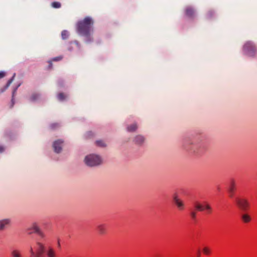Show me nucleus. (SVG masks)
Returning a JSON list of instances; mask_svg holds the SVG:
<instances>
[{
    "mask_svg": "<svg viewBox=\"0 0 257 257\" xmlns=\"http://www.w3.org/2000/svg\"><path fill=\"white\" fill-rule=\"evenodd\" d=\"M63 143V141L61 140H58L54 142L53 147L56 153H59L61 151Z\"/></svg>",
    "mask_w": 257,
    "mask_h": 257,
    "instance_id": "nucleus-10",
    "label": "nucleus"
},
{
    "mask_svg": "<svg viewBox=\"0 0 257 257\" xmlns=\"http://www.w3.org/2000/svg\"><path fill=\"white\" fill-rule=\"evenodd\" d=\"M16 89L17 88L14 90V91H13V97H12V105H11V107H12L13 106V105H14V93L16 92Z\"/></svg>",
    "mask_w": 257,
    "mask_h": 257,
    "instance_id": "nucleus-30",
    "label": "nucleus"
},
{
    "mask_svg": "<svg viewBox=\"0 0 257 257\" xmlns=\"http://www.w3.org/2000/svg\"><path fill=\"white\" fill-rule=\"evenodd\" d=\"M196 211L193 209H190V215L193 220H195L196 218Z\"/></svg>",
    "mask_w": 257,
    "mask_h": 257,
    "instance_id": "nucleus-20",
    "label": "nucleus"
},
{
    "mask_svg": "<svg viewBox=\"0 0 257 257\" xmlns=\"http://www.w3.org/2000/svg\"><path fill=\"white\" fill-rule=\"evenodd\" d=\"M36 250L35 251L32 246L29 247L30 257H41L45 252L46 257H57L55 250L51 246H49L46 250L45 245L39 242H36Z\"/></svg>",
    "mask_w": 257,
    "mask_h": 257,
    "instance_id": "nucleus-1",
    "label": "nucleus"
},
{
    "mask_svg": "<svg viewBox=\"0 0 257 257\" xmlns=\"http://www.w3.org/2000/svg\"><path fill=\"white\" fill-rule=\"evenodd\" d=\"M85 164L90 167L98 166L102 164L101 157L96 154H91L86 156L84 159Z\"/></svg>",
    "mask_w": 257,
    "mask_h": 257,
    "instance_id": "nucleus-3",
    "label": "nucleus"
},
{
    "mask_svg": "<svg viewBox=\"0 0 257 257\" xmlns=\"http://www.w3.org/2000/svg\"><path fill=\"white\" fill-rule=\"evenodd\" d=\"M11 220L9 219H5L0 220V230H3L5 227L10 224Z\"/></svg>",
    "mask_w": 257,
    "mask_h": 257,
    "instance_id": "nucleus-14",
    "label": "nucleus"
},
{
    "mask_svg": "<svg viewBox=\"0 0 257 257\" xmlns=\"http://www.w3.org/2000/svg\"><path fill=\"white\" fill-rule=\"evenodd\" d=\"M62 38L64 40L68 38L69 32L66 30H63L61 33Z\"/></svg>",
    "mask_w": 257,
    "mask_h": 257,
    "instance_id": "nucleus-22",
    "label": "nucleus"
},
{
    "mask_svg": "<svg viewBox=\"0 0 257 257\" xmlns=\"http://www.w3.org/2000/svg\"><path fill=\"white\" fill-rule=\"evenodd\" d=\"M235 189V182L234 180L232 179L231 180H230L227 188L229 196L230 197L232 198L233 196Z\"/></svg>",
    "mask_w": 257,
    "mask_h": 257,
    "instance_id": "nucleus-8",
    "label": "nucleus"
},
{
    "mask_svg": "<svg viewBox=\"0 0 257 257\" xmlns=\"http://www.w3.org/2000/svg\"><path fill=\"white\" fill-rule=\"evenodd\" d=\"M58 246H60V242H59V241H58Z\"/></svg>",
    "mask_w": 257,
    "mask_h": 257,
    "instance_id": "nucleus-36",
    "label": "nucleus"
},
{
    "mask_svg": "<svg viewBox=\"0 0 257 257\" xmlns=\"http://www.w3.org/2000/svg\"><path fill=\"white\" fill-rule=\"evenodd\" d=\"M91 41V40H88L87 41V42H90Z\"/></svg>",
    "mask_w": 257,
    "mask_h": 257,
    "instance_id": "nucleus-37",
    "label": "nucleus"
},
{
    "mask_svg": "<svg viewBox=\"0 0 257 257\" xmlns=\"http://www.w3.org/2000/svg\"><path fill=\"white\" fill-rule=\"evenodd\" d=\"M52 61H53L52 60L49 61V67L50 68L52 67Z\"/></svg>",
    "mask_w": 257,
    "mask_h": 257,
    "instance_id": "nucleus-33",
    "label": "nucleus"
},
{
    "mask_svg": "<svg viewBox=\"0 0 257 257\" xmlns=\"http://www.w3.org/2000/svg\"><path fill=\"white\" fill-rule=\"evenodd\" d=\"M5 150L3 146H0V153L3 152Z\"/></svg>",
    "mask_w": 257,
    "mask_h": 257,
    "instance_id": "nucleus-32",
    "label": "nucleus"
},
{
    "mask_svg": "<svg viewBox=\"0 0 257 257\" xmlns=\"http://www.w3.org/2000/svg\"><path fill=\"white\" fill-rule=\"evenodd\" d=\"M97 230L100 235H103L106 232V226L105 224H99L97 226Z\"/></svg>",
    "mask_w": 257,
    "mask_h": 257,
    "instance_id": "nucleus-11",
    "label": "nucleus"
},
{
    "mask_svg": "<svg viewBox=\"0 0 257 257\" xmlns=\"http://www.w3.org/2000/svg\"><path fill=\"white\" fill-rule=\"evenodd\" d=\"M213 14H214V13L212 11H210L207 14V17L208 18H210L211 17H212V16L213 15Z\"/></svg>",
    "mask_w": 257,
    "mask_h": 257,
    "instance_id": "nucleus-27",
    "label": "nucleus"
},
{
    "mask_svg": "<svg viewBox=\"0 0 257 257\" xmlns=\"http://www.w3.org/2000/svg\"><path fill=\"white\" fill-rule=\"evenodd\" d=\"M185 14L187 17L193 18L195 16V11L192 7H188L186 8Z\"/></svg>",
    "mask_w": 257,
    "mask_h": 257,
    "instance_id": "nucleus-12",
    "label": "nucleus"
},
{
    "mask_svg": "<svg viewBox=\"0 0 257 257\" xmlns=\"http://www.w3.org/2000/svg\"><path fill=\"white\" fill-rule=\"evenodd\" d=\"M15 76V74H14L12 78L10 79L7 82V84L4 86L3 88H2L0 89V93L4 92L11 85V84L12 83V82L14 80V78Z\"/></svg>",
    "mask_w": 257,
    "mask_h": 257,
    "instance_id": "nucleus-17",
    "label": "nucleus"
},
{
    "mask_svg": "<svg viewBox=\"0 0 257 257\" xmlns=\"http://www.w3.org/2000/svg\"><path fill=\"white\" fill-rule=\"evenodd\" d=\"M11 257H23L21 251L18 249H13L10 252Z\"/></svg>",
    "mask_w": 257,
    "mask_h": 257,
    "instance_id": "nucleus-13",
    "label": "nucleus"
},
{
    "mask_svg": "<svg viewBox=\"0 0 257 257\" xmlns=\"http://www.w3.org/2000/svg\"><path fill=\"white\" fill-rule=\"evenodd\" d=\"M203 251L204 253L206 255H208L210 253V250L207 247H204L203 249Z\"/></svg>",
    "mask_w": 257,
    "mask_h": 257,
    "instance_id": "nucleus-25",
    "label": "nucleus"
},
{
    "mask_svg": "<svg viewBox=\"0 0 257 257\" xmlns=\"http://www.w3.org/2000/svg\"><path fill=\"white\" fill-rule=\"evenodd\" d=\"M6 75V73L4 71H0V79L4 77Z\"/></svg>",
    "mask_w": 257,
    "mask_h": 257,
    "instance_id": "nucleus-29",
    "label": "nucleus"
},
{
    "mask_svg": "<svg viewBox=\"0 0 257 257\" xmlns=\"http://www.w3.org/2000/svg\"><path fill=\"white\" fill-rule=\"evenodd\" d=\"M62 56H58V57H56L53 58V59L52 60L53 61H60V60H62Z\"/></svg>",
    "mask_w": 257,
    "mask_h": 257,
    "instance_id": "nucleus-26",
    "label": "nucleus"
},
{
    "mask_svg": "<svg viewBox=\"0 0 257 257\" xmlns=\"http://www.w3.org/2000/svg\"><path fill=\"white\" fill-rule=\"evenodd\" d=\"M243 50L246 54L249 56H253L255 54V48L252 43L248 42L245 44L243 47Z\"/></svg>",
    "mask_w": 257,
    "mask_h": 257,
    "instance_id": "nucleus-7",
    "label": "nucleus"
},
{
    "mask_svg": "<svg viewBox=\"0 0 257 257\" xmlns=\"http://www.w3.org/2000/svg\"><path fill=\"white\" fill-rule=\"evenodd\" d=\"M134 141L137 144L142 145L145 141V138L143 136L138 135L135 137Z\"/></svg>",
    "mask_w": 257,
    "mask_h": 257,
    "instance_id": "nucleus-15",
    "label": "nucleus"
},
{
    "mask_svg": "<svg viewBox=\"0 0 257 257\" xmlns=\"http://www.w3.org/2000/svg\"><path fill=\"white\" fill-rule=\"evenodd\" d=\"M241 218L244 223H248L251 220V217L247 213H243L241 215Z\"/></svg>",
    "mask_w": 257,
    "mask_h": 257,
    "instance_id": "nucleus-16",
    "label": "nucleus"
},
{
    "mask_svg": "<svg viewBox=\"0 0 257 257\" xmlns=\"http://www.w3.org/2000/svg\"><path fill=\"white\" fill-rule=\"evenodd\" d=\"M51 6L54 8H60L61 7V4L59 2H54L51 4Z\"/></svg>",
    "mask_w": 257,
    "mask_h": 257,
    "instance_id": "nucleus-23",
    "label": "nucleus"
},
{
    "mask_svg": "<svg viewBox=\"0 0 257 257\" xmlns=\"http://www.w3.org/2000/svg\"><path fill=\"white\" fill-rule=\"evenodd\" d=\"M138 125L136 123H133L127 127V131L130 132H133L137 130Z\"/></svg>",
    "mask_w": 257,
    "mask_h": 257,
    "instance_id": "nucleus-18",
    "label": "nucleus"
},
{
    "mask_svg": "<svg viewBox=\"0 0 257 257\" xmlns=\"http://www.w3.org/2000/svg\"><path fill=\"white\" fill-rule=\"evenodd\" d=\"M95 144L99 147L104 148L106 146V144L102 140L96 141Z\"/></svg>",
    "mask_w": 257,
    "mask_h": 257,
    "instance_id": "nucleus-21",
    "label": "nucleus"
},
{
    "mask_svg": "<svg viewBox=\"0 0 257 257\" xmlns=\"http://www.w3.org/2000/svg\"><path fill=\"white\" fill-rule=\"evenodd\" d=\"M93 20L91 17H86L77 23V31L79 34L90 38L91 33L93 31Z\"/></svg>",
    "mask_w": 257,
    "mask_h": 257,
    "instance_id": "nucleus-2",
    "label": "nucleus"
},
{
    "mask_svg": "<svg viewBox=\"0 0 257 257\" xmlns=\"http://www.w3.org/2000/svg\"><path fill=\"white\" fill-rule=\"evenodd\" d=\"M86 136H87V138H89L90 137V136H92V133L91 132H89L88 133H87L86 134Z\"/></svg>",
    "mask_w": 257,
    "mask_h": 257,
    "instance_id": "nucleus-31",
    "label": "nucleus"
},
{
    "mask_svg": "<svg viewBox=\"0 0 257 257\" xmlns=\"http://www.w3.org/2000/svg\"><path fill=\"white\" fill-rule=\"evenodd\" d=\"M40 98V95L38 93H34L32 94V95L30 97V100L31 101H35L39 99Z\"/></svg>",
    "mask_w": 257,
    "mask_h": 257,
    "instance_id": "nucleus-19",
    "label": "nucleus"
},
{
    "mask_svg": "<svg viewBox=\"0 0 257 257\" xmlns=\"http://www.w3.org/2000/svg\"><path fill=\"white\" fill-rule=\"evenodd\" d=\"M57 97L58 99L60 101L64 100L66 98V96H65L64 94L63 93H60L59 94H58Z\"/></svg>",
    "mask_w": 257,
    "mask_h": 257,
    "instance_id": "nucleus-24",
    "label": "nucleus"
},
{
    "mask_svg": "<svg viewBox=\"0 0 257 257\" xmlns=\"http://www.w3.org/2000/svg\"><path fill=\"white\" fill-rule=\"evenodd\" d=\"M58 126V123H53V124H51V125H50V127L52 129H54L55 128H56V127Z\"/></svg>",
    "mask_w": 257,
    "mask_h": 257,
    "instance_id": "nucleus-28",
    "label": "nucleus"
},
{
    "mask_svg": "<svg viewBox=\"0 0 257 257\" xmlns=\"http://www.w3.org/2000/svg\"><path fill=\"white\" fill-rule=\"evenodd\" d=\"M194 210L196 211H202L206 209L209 213H210L212 210V207L209 204L206 203L204 206H203L197 201L194 203Z\"/></svg>",
    "mask_w": 257,
    "mask_h": 257,
    "instance_id": "nucleus-6",
    "label": "nucleus"
},
{
    "mask_svg": "<svg viewBox=\"0 0 257 257\" xmlns=\"http://www.w3.org/2000/svg\"><path fill=\"white\" fill-rule=\"evenodd\" d=\"M236 205L242 211H246L250 207L248 199L244 197L237 198L235 200Z\"/></svg>",
    "mask_w": 257,
    "mask_h": 257,
    "instance_id": "nucleus-4",
    "label": "nucleus"
},
{
    "mask_svg": "<svg viewBox=\"0 0 257 257\" xmlns=\"http://www.w3.org/2000/svg\"><path fill=\"white\" fill-rule=\"evenodd\" d=\"M173 201L179 210H183L184 209L185 205L184 202L181 200L177 195L174 196Z\"/></svg>",
    "mask_w": 257,
    "mask_h": 257,
    "instance_id": "nucleus-9",
    "label": "nucleus"
},
{
    "mask_svg": "<svg viewBox=\"0 0 257 257\" xmlns=\"http://www.w3.org/2000/svg\"><path fill=\"white\" fill-rule=\"evenodd\" d=\"M197 153H202V151L201 150H197Z\"/></svg>",
    "mask_w": 257,
    "mask_h": 257,
    "instance_id": "nucleus-34",
    "label": "nucleus"
},
{
    "mask_svg": "<svg viewBox=\"0 0 257 257\" xmlns=\"http://www.w3.org/2000/svg\"><path fill=\"white\" fill-rule=\"evenodd\" d=\"M27 230L29 231L28 233L30 234L36 233L42 238H44L45 237L44 233L41 230L40 227L36 223H33L31 226L28 228Z\"/></svg>",
    "mask_w": 257,
    "mask_h": 257,
    "instance_id": "nucleus-5",
    "label": "nucleus"
},
{
    "mask_svg": "<svg viewBox=\"0 0 257 257\" xmlns=\"http://www.w3.org/2000/svg\"><path fill=\"white\" fill-rule=\"evenodd\" d=\"M197 254H198V256H199V255H200V252L199 250H198Z\"/></svg>",
    "mask_w": 257,
    "mask_h": 257,
    "instance_id": "nucleus-35",
    "label": "nucleus"
}]
</instances>
